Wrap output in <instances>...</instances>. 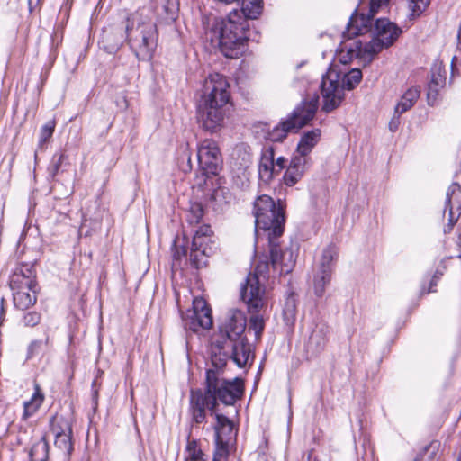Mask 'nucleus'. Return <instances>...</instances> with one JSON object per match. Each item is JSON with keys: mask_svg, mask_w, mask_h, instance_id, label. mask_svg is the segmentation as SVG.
Returning a JSON list of instances; mask_svg holds the SVG:
<instances>
[{"mask_svg": "<svg viewBox=\"0 0 461 461\" xmlns=\"http://www.w3.org/2000/svg\"><path fill=\"white\" fill-rule=\"evenodd\" d=\"M230 339V324L219 325L218 333L212 338V368L206 372V390L204 393L200 389L192 390L190 393L192 415L196 423L204 421L206 408L211 411L212 415L215 416V441L217 440V429L222 432L221 439L230 438V420L219 411L217 402L220 401L226 406L230 405V381L222 377L224 368L230 359L228 351L225 350V345Z\"/></svg>", "mask_w": 461, "mask_h": 461, "instance_id": "obj_1", "label": "nucleus"}, {"mask_svg": "<svg viewBox=\"0 0 461 461\" xmlns=\"http://www.w3.org/2000/svg\"><path fill=\"white\" fill-rule=\"evenodd\" d=\"M283 233L254 232L256 244L262 235L267 234L269 256H260L253 273H249L244 283L240 285V298L250 312H258L265 304L263 296L266 290L265 284L269 278L270 267L280 276L293 271L295 264L293 252L289 249H283L280 246L279 240Z\"/></svg>", "mask_w": 461, "mask_h": 461, "instance_id": "obj_2", "label": "nucleus"}, {"mask_svg": "<svg viewBox=\"0 0 461 461\" xmlns=\"http://www.w3.org/2000/svg\"><path fill=\"white\" fill-rule=\"evenodd\" d=\"M230 99L227 77L219 73L211 74L203 83L197 104V120L203 130L215 132L223 126Z\"/></svg>", "mask_w": 461, "mask_h": 461, "instance_id": "obj_3", "label": "nucleus"}, {"mask_svg": "<svg viewBox=\"0 0 461 461\" xmlns=\"http://www.w3.org/2000/svg\"><path fill=\"white\" fill-rule=\"evenodd\" d=\"M126 34L131 50L140 60H149L157 47L158 32L155 23L137 11L127 18Z\"/></svg>", "mask_w": 461, "mask_h": 461, "instance_id": "obj_4", "label": "nucleus"}, {"mask_svg": "<svg viewBox=\"0 0 461 461\" xmlns=\"http://www.w3.org/2000/svg\"><path fill=\"white\" fill-rule=\"evenodd\" d=\"M362 79V72L353 68L342 76L336 70L330 69L322 77L321 89L322 111L330 113L337 109L345 98V90L354 89Z\"/></svg>", "mask_w": 461, "mask_h": 461, "instance_id": "obj_5", "label": "nucleus"}, {"mask_svg": "<svg viewBox=\"0 0 461 461\" xmlns=\"http://www.w3.org/2000/svg\"><path fill=\"white\" fill-rule=\"evenodd\" d=\"M190 251L193 267L199 269L206 265V258L212 253L210 236L207 232H176L172 244L174 260H179Z\"/></svg>", "mask_w": 461, "mask_h": 461, "instance_id": "obj_6", "label": "nucleus"}, {"mask_svg": "<svg viewBox=\"0 0 461 461\" xmlns=\"http://www.w3.org/2000/svg\"><path fill=\"white\" fill-rule=\"evenodd\" d=\"M240 6L243 17L237 10H232V59H238L246 51V43L249 40V20L257 19L263 10V0H232Z\"/></svg>", "mask_w": 461, "mask_h": 461, "instance_id": "obj_7", "label": "nucleus"}, {"mask_svg": "<svg viewBox=\"0 0 461 461\" xmlns=\"http://www.w3.org/2000/svg\"><path fill=\"white\" fill-rule=\"evenodd\" d=\"M317 108L318 97L303 100L285 119L268 131L266 138L273 142L283 141L289 132H296L307 125L314 118Z\"/></svg>", "mask_w": 461, "mask_h": 461, "instance_id": "obj_8", "label": "nucleus"}, {"mask_svg": "<svg viewBox=\"0 0 461 461\" xmlns=\"http://www.w3.org/2000/svg\"><path fill=\"white\" fill-rule=\"evenodd\" d=\"M255 230H284L285 210L276 206L274 200L267 195H259L253 203Z\"/></svg>", "mask_w": 461, "mask_h": 461, "instance_id": "obj_9", "label": "nucleus"}, {"mask_svg": "<svg viewBox=\"0 0 461 461\" xmlns=\"http://www.w3.org/2000/svg\"><path fill=\"white\" fill-rule=\"evenodd\" d=\"M35 276L29 267L17 269L10 278L14 304L17 309L26 310L37 300Z\"/></svg>", "mask_w": 461, "mask_h": 461, "instance_id": "obj_10", "label": "nucleus"}, {"mask_svg": "<svg viewBox=\"0 0 461 461\" xmlns=\"http://www.w3.org/2000/svg\"><path fill=\"white\" fill-rule=\"evenodd\" d=\"M247 318L240 310L232 309V363L240 368H246L251 357V345L243 333Z\"/></svg>", "mask_w": 461, "mask_h": 461, "instance_id": "obj_11", "label": "nucleus"}, {"mask_svg": "<svg viewBox=\"0 0 461 461\" xmlns=\"http://www.w3.org/2000/svg\"><path fill=\"white\" fill-rule=\"evenodd\" d=\"M373 38L366 42L367 48L371 50L374 57L384 49L391 47L402 33V27L387 18L376 19L371 30Z\"/></svg>", "mask_w": 461, "mask_h": 461, "instance_id": "obj_12", "label": "nucleus"}, {"mask_svg": "<svg viewBox=\"0 0 461 461\" xmlns=\"http://www.w3.org/2000/svg\"><path fill=\"white\" fill-rule=\"evenodd\" d=\"M389 2L390 0H370L367 14H358L356 10L343 32V39L346 41L368 32L372 28L375 15L380 10L387 8Z\"/></svg>", "mask_w": 461, "mask_h": 461, "instance_id": "obj_13", "label": "nucleus"}, {"mask_svg": "<svg viewBox=\"0 0 461 461\" xmlns=\"http://www.w3.org/2000/svg\"><path fill=\"white\" fill-rule=\"evenodd\" d=\"M338 254L339 248L333 242H330L322 251L319 270L313 276V291L314 294L319 298L324 295L326 285L331 280Z\"/></svg>", "mask_w": 461, "mask_h": 461, "instance_id": "obj_14", "label": "nucleus"}, {"mask_svg": "<svg viewBox=\"0 0 461 461\" xmlns=\"http://www.w3.org/2000/svg\"><path fill=\"white\" fill-rule=\"evenodd\" d=\"M184 327L194 332L208 330L212 326V311L202 297L193 300V307L183 316Z\"/></svg>", "mask_w": 461, "mask_h": 461, "instance_id": "obj_15", "label": "nucleus"}, {"mask_svg": "<svg viewBox=\"0 0 461 461\" xmlns=\"http://www.w3.org/2000/svg\"><path fill=\"white\" fill-rule=\"evenodd\" d=\"M230 15L226 19L217 18L208 32L211 44L218 49L226 58H230Z\"/></svg>", "mask_w": 461, "mask_h": 461, "instance_id": "obj_16", "label": "nucleus"}, {"mask_svg": "<svg viewBox=\"0 0 461 461\" xmlns=\"http://www.w3.org/2000/svg\"><path fill=\"white\" fill-rule=\"evenodd\" d=\"M198 163L201 171L217 175L221 167V157L219 148L211 140H203L198 148Z\"/></svg>", "mask_w": 461, "mask_h": 461, "instance_id": "obj_17", "label": "nucleus"}, {"mask_svg": "<svg viewBox=\"0 0 461 461\" xmlns=\"http://www.w3.org/2000/svg\"><path fill=\"white\" fill-rule=\"evenodd\" d=\"M338 59L342 64H348L354 59H358L364 63H370L374 55L367 48L366 43L363 44L361 41L356 40L350 44L344 43L341 46Z\"/></svg>", "mask_w": 461, "mask_h": 461, "instance_id": "obj_18", "label": "nucleus"}, {"mask_svg": "<svg viewBox=\"0 0 461 461\" xmlns=\"http://www.w3.org/2000/svg\"><path fill=\"white\" fill-rule=\"evenodd\" d=\"M446 209L448 210L447 226L451 230L461 216V186L458 183H453L446 194Z\"/></svg>", "mask_w": 461, "mask_h": 461, "instance_id": "obj_19", "label": "nucleus"}, {"mask_svg": "<svg viewBox=\"0 0 461 461\" xmlns=\"http://www.w3.org/2000/svg\"><path fill=\"white\" fill-rule=\"evenodd\" d=\"M310 158L294 156L284 175V182L288 186L294 185L311 167Z\"/></svg>", "mask_w": 461, "mask_h": 461, "instance_id": "obj_20", "label": "nucleus"}, {"mask_svg": "<svg viewBox=\"0 0 461 461\" xmlns=\"http://www.w3.org/2000/svg\"><path fill=\"white\" fill-rule=\"evenodd\" d=\"M328 334L329 327L326 324H316L307 342L308 349L315 354L321 353L327 345Z\"/></svg>", "mask_w": 461, "mask_h": 461, "instance_id": "obj_21", "label": "nucleus"}, {"mask_svg": "<svg viewBox=\"0 0 461 461\" xmlns=\"http://www.w3.org/2000/svg\"><path fill=\"white\" fill-rule=\"evenodd\" d=\"M275 152L273 147L269 146L263 149L258 165V176L264 182H268L275 172Z\"/></svg>", "mask_w": 461, "mask_h": 461, "instance_id": "obj_22", "label": "nucleus"}, {"mask_svg": "<svg viewBox=\"0 0 461 461\" xmlns=\"http://www.w3.org/2000/svg\"><path fill=\"white\" fill-rule=\"evenodd\" d=\"M321 133V131L320 129H313L304 132L297 144V157L309 158L308 155L320 141Z\"/></svg>", "mask_w": 461, "mask_h": 461, "instance_id": "obj_23", "label": "nucleus"}, {"mask_svg": "<svg viewBox=\"0 0 461 461\" xmlns=\"http://www.w3.org/2000/svg\"><path fill=\"white\" fill-rule=\"evenodd\" d=\"M235 156V171L249 172L252 164V156L250 147L245 143L239 144L234 149L232 157Z\"/></svg>", "mask_w": 461, "mask_h": 461, "instance_id": "obj_24", "label": "nucleus"}, {"mask_svg": "<svg viewBox=\"0 0 461 461\" xmlns=\"http://www.w3.org/2000/svg\"><path fill=\"white\" fill-rule=\"evenodd\" d=\"M445 83L446 77L441 73L440 68L432 70L431 78L428 84L427 99L429 105L435 104L439 90L445 86Z\"/></svg>", "mask_w": 461, "mask_h": 461, "instance_id": "obj_25", "label": "nucleus"}, {"mask_svg": "<svg viewBox=\"0 0 461 461\" xmlns=\"http://www.w3.org/2000/svg\"><path fill=\"white\" fill-rule=\"evenodd\" d=\"M44 401V394L38 384H34V393L29 401L23 403V419L27 420L31 416L34 415L40 407L42 405Z\"/></svg>", "mask_w": 461, "mask_h": 461, "instance_id": "obj_26", "label": "nucleus"}, {"mask_svg": "<svg viewBox=\"0 0 461 461\" xmlns=\"http://www.w3.org/2000/svg\"><path fill=\"white\" fill-rule=\"evenodd\" d=\"M420 95V86H411L401 97V100L395 106V113L402 114L411 109Z\"/></svg>", "mask_w": 461, "mask_h": 461, "instance_id": "obj_27", "label": "nucleus"}, {"mask_svg": "<svg viewBox=\"0 0 461 461\" xmlns=\"http://www.w3.org/2000/svg\"><path fill=\"white\" fill-rule=\"evenodd\" d=\"M296 314L297 294L294 291H289L283 308V317L285 324L293 325L296 320Z\"/></svg>", "mask_w": 461, "mask_h": 461, "instance_id": "obj_28", "label": "nucleus"}, {"mask_svg": "<svg viewBox=\"0 0 461 461\" xmlns=\"http://www.w3.org/2000/svg\"><path fill=\"white\" fill-rule=\"evenodd\" d=\"M50 429L53 435L72 433V421L70 418L64 417L63 415H54L50 421Z\"/></svg>", "mask_w": 461, "mask_h": 461, "instance_id": "obj_29", "label": "nucleus"}, {"mask_svg": "<svg viewBox=\"0 0 461 461\" xmlns=\"http://www.w3.org/2000/svg\"><path fill=\"white\" fill-rule=\"evenodd\" d=\"M222 432L217 429V440L215 441V449L212 461H228L230 455V438L221 439Z\"/></svg>", "mask_w": 461, "mask_h": 461, "instance_id": "obj_30", "label": "nucleus"}, {"mask_svg": "<svg viewBox=\"0 0 461 461\" xmlns=\"http://www.w3.org/2000/svg\"><path fill=\"white\" fill-rule=\"evenodd\" d=\"M429 5V0H409L408 1V8L409 14L407 18L410 22V24H406L403 28L408 29L412 22L417 19L421 14L427 9Z\"/></svg>", "mask_w": 461, "mask_h": 461, "instance_id": "obj_31", "label": "nucleus"}, {"mask_svg": "<svg viewBox=\"0 0 461 461\" xmlns=\"http://www.w3.org/2000/svg\"><path fill=\"white\" fill-rule=\"evenodd\" d=\"M31 461H47L49 457V444L44 438L35 442L30 450Z\"/></svg>", "mask_w": 461, "mask_h": 461, "instance_id": "obj_32", "label": "nucleus"}, {"mask_svg": "<svg viewBox=\"0 0 461 461\" xmlns=\"http://www.w3.org/2000/svg\"><path fill=\"white\" fill-rule=\"evenodd\" d=\"M203 216V207L201 203L191 202L188 211L185 214V219L190 226H194L202 221Z\"/></svg>", "mask_w": 461, "mask_h": 461, "instance_id": "obj_33", "label": "nucleus"}, {"mask_svg": "<svg viewBox=\"0 0 461 461\" xmlns=\"http://www.w3.org/2000/svg\"><path fill=\"white\" fill-rule=\"evenodd\" d=\"M439 446L438 441H433L427 445L418 453L414 461H435Z\"/></svg>", "mask_w": 461, "mask_h": 461, "instance_id": "obj_34", "label": "nucleus"}, {"mask_svg": "<svg viewBox=\"0 0 461 461\" xmlns=\"http://www.w3.org/2000/svg\"><path fill=\"white\" fill-rule=\"evenodd\" d=\"M223 184H226V180L220 177L217 180V187L213 190L212 197L216 201L223 202L228 204L230 198V193L229 187L223 185Z\"/></svg>", "mask_w": 461, "mask_h": 461, "instance_id": "obj_35", "label": "nucleus"}, {"mask_svg": "<svg viewBox=\"0 0 461 461\" xmlns=\"http://www.w3.org/2000/svg\"><path fill=\"white\" fill-rule=\"evenodd\" d=\"M56 122L53 120L48 121L41 129L38 148L41 149H44L45 144L51 138L54 130H55Z\"/></svg>", "mask_w": 461, "mask_h": 461, "instance_id": "obj_36", "label": "nucleus"}, {"mask_svg": "<svg viewBox=\"0 0 461 461\" xmlns=\"http://www.w3.org/2000/svg\"><path fill=\"white\" fill-rule=\"evenodd\" d=\"M55 446L69 455L73 450L72 433L55 435Z\"/></svg>", "mask_w": 461, "mask_h": 461, "instance_id": "obj_37", "label": "nucleus"}, {"mask_svg": "<svg viewBox=\"0 0 461 461\" xmlns=\"http://www.w3.org/2000/svg\"><path fill=\"white\" fill-rule=\"evenodd\" d=\"M260 310L261 309H259L258 312H250L248 309V311L251 313L249 318V329L254 330L256 337H260L265 328L264 319L261 315L258 314Z\"/></svg>", "mask_w": 461, "mask_h": 461, "instance_id": "obj_38", "label": "nucleus"}, {"mask_svg": "<svg viewBox=\"0 0 461 461\" xmlns=\"http://www.w3.org/2000/svg\"><path fill=\"white\" fill-rule=\"evenodd\" d=\"M187 459L189 461H205L203 451L198 447L196 440H189L186 445Z\"/></svg>", "mask_w": 461, "mask_h": 461, "instance_id": "obj_39", "label": "nucleus"}, {"mask_svg": "<svg viewBox=\"0 0 461 461\" xmlns=\"http://www.w3.org/2000/svg\"><path fill=\"white\" fill-rule=\"evenodd\" d=\"M236 176L232 179V185H235L241 192H248L250 185V172H236Z\"/></svg>", "mask_w": 461, "mask_h": 461, "instance_id": "obj_40", "label": "nucleus"}, {"mask_svg": "<svg viewBox=\"0 0 461 461\" xmlns=\"http://www.w3.org/2000/svg\"><path fill=\"white\" fill-rule=\"evenodd\" d=\"M208 175L212 174L205 171L197 174L194 179L193 189L204 193L209 187Z\"/></svg>", "mask_w": 461, "mask_h": 461, "instance_id": "obj_41", "label": "nucleus"}, {"mask_svg": "<svg viewBox=\"0 0 461 461\" xmlns=\"http://www.w3.org/2000/svg\"><path fill=\"white\" fill-rule=\"evenodd\" d=\"M244 388V380L241 377L232 378V405L243 396Z\"/></svg>", "mask_w": 461, "mask_h": 461, "instance_id": "obj_42", "label": "nucleus"}, {"mask_svg": "<svg viewBox=\"0 0 461 461\" xmlns=\"http://www.w3.org/2000/svg\"><path fill=\"white\" fill-rule=\"evenodd\" d=\"M41 321V315L36 312H30L24 314L23 323L26 326L33 327Z\"/></svg>", "mask_w": 461, "mask_h": 461, "instance_id": "obj_43", "label": "nucleus"}, {"mask_svg": "<svg viewBox=\"0 0 461 461\" xmlns=\"http://www.w3.org/2000/svg\"><path fill=\"white\" fill-rule=\"evenodd\" d=\"M268 450V438L266 436L265 433H263L262 436V442L258 445L257 448V453L258 455H267V452Z\"/></svg>", "mask_w": 461, "mask_h": 461, "instance_id": "obj_44", "label": "nucleus"}, {"mask_svg": "<svg viewBox=\"0 0 461 461\" xmlns=\"http://www.w3.org/2000/svg\"><path fill=\"white\" fill-rule=\"evenodd\" d=\"M64 158H65V155L63 153L55 155L53 157V172H52L53 176H55L58 173V171L63 162Z\"/></svg>", "mask_w": 461, "mask_h": 461, "instance_id": "obj_45", "label": "nucleus"}, {"mask_svg": "<svg viewBox=\"0 0 461 461\" xmlns=\"http://www.w3.org/2000/svg\"><path fill=\"white\" fill-rule=\"evenodd\" d=\"M400 115L401 114H396L394 113L393 117L392 118V120L389 122V129H390V131L392 132L396 131L398 130V128H399V125H400Z\"/></svg>", "mask_w": 461, "mask_h": 461, "instance_id": "obj_46", "label": "nucleus"}, {"mask_svg": "<svg viewBox=\"0 0 461 461\" xmlns=\"http://www.w3.org/2000/svg\"><path fill=\"white\" fill-rule=\"evenodd\" d=\"M286 159L284 157H279L275 160V172H280L285 167Z\"/></svg>", "mask_w": 461, "mask_h": 461, "instance_id": "obj_47", "label": "nucleus"}, {"mask_svg": "<svg viewBox=\"0 0 461 461\" xmlns=\"http://www.w3.org/2000/svg\"><path fill=\"white\" fill-rule=\"evenodd\" d=\"M447 258H444L441 260L440 262V265L438 266V267L437 268V270L435 271L433 276H435V278H438V280L441 278V276L444 275V272L446 270V265H445V260Z\"/></svg>", "mask_w": 461, "mask_h": 461, "instance_id": "obj_48", "label": "nucleus"}, {"mask_svg": "<svg viewBox=\"0 0 461 461\" xmlns=\"http://www.w3.org/2000/svg\"><path fill=\"white\" fill-rule=\"evenodd\" d=\"M307 461H320L319 457L314 455V449L308 451Z\"/></svg>", "mask_w": 461, "mask_h": 461, "instance_id": "obj_49", "label": "nucleus"}, {"mask_svg": "<svg viewBox=\"0 0 461 461\" xmlns=\"http://www.w3.org/2000/svg\"><path fill=\"white\" fill-rule=\"evenodd\" d=\"M438 281V278H435V276H432V278L429 282V287L428 293L435 292L433 287L437 285Z\"/></svg>", "mask_w": 461, "mask_h": 461, "instance_id": "obj_50", "label": "nucleus"}, {"mask_svg": "<svg viewBox=\"0 0 461 461\" xmlns=\"http://www.w3.org/2000/svg\"><path fill=\"white\" fill-rule=\"evenodd\" d=\"M5 299L2 298L0 303V319L5 314Z\"/></svg>", "mask_w": 461, "mask_h": 461, "instance_id": "obj_51", "label": "nucleus"}, {"mask_svg": "<svg viewBox=\"0 0 461 461\" xmlns=\"http://www.w3.org/2000/svg\"><path fill=\"white\" fill-rule=\"evenodd\" d=\"M457 50L461 51V23L457 32Z\"/></svg>", "mask_w": 461, "mask_h": 461, "instance_id": "obj_52", "label": "nucleus"}, {"mask_svg": "<svg viewBox=\"0 0 461 461\" xmlns=\"http://www.w3.org/2000/svg\"><path fill=\"white\" fill-rule=\"evenodd\" d=\"M257 461H274V460L267 455H258Z\"/></svg>", "mask_w": 461, "mask_h": 461, "instance_id": "obj_53", "label": "nucleus"}, {"mask_svg": "<svg viewBox=\"0 0 461 461\" xmlns=\"http://www.w3.org/2000/svg\"><path fill=\"white\" fill-rule=\"evenodd\" d=\"M41 342L40 341H34L30 345L29 350L30 353L32 354L34 349L40 347Z\"/></svg>", "mask_w": 461, "mask_h": 461, "instance_id": "obj_54", "label": "nucleus"}, {"mask_svg": "<svg viewBox=\"0 0 461 461\" xmlns=\"http://www.w3.org/2000/svg\"><path fill=\"white\" fill-rule=\"evenodd\" d=\"M231 426H232V434L234 433V437H236L237 433H238V428L233 420H232Z\"/></svg>", "mask_w": 461, "mask_h": 461, "instance_id": "obj_55", "label": "nucleus"}, {"mask_svg": "<svg viewBox=\"0 0 461 461\" xmlns=\"http://www.w3.org/2000/svg\"><path fill=\"white\" fill-rule=\"evenodd\" d=\"M28 2H29V9L32 12V0H28Z\"/></svg>", "mask_w": 461, "mask_h": 461, "instance_id": "obj_56", "label": "nucleus"}, {"mask_svg": "<svg viewBox=\"0 0 461 461\" xmlns=\"http://www.w3.org/2000/svg\"><path fill=\"white\" fill-rule=\"evenodd\" d=\"M49 343V337H46L45 339V344L47 345Z\"/></svg>", "mask_w": 461, "mask_h": 461, "instance_id": "obj_57", "label": "nucleus"}, {"mask_svg": "<svg viewBox=\"0 0 461 461\" xmlns=\"http://www.w3.org/2000/svg\"><path fill=\"white\" fill-rule=\"evenodd\" d=\"M457 461H461V451H460L459 456L457 458Z\"/></svg>", "mask_w": 461, "mask_h": 461, "instance_id": "obj_58", "label": "nucleus"}, {"mask_svg": "<svg viewBox=\"0 0 461 461\" xmlns=\"http://www.w3.org/2000/svg\"><path fill=\"white\" fill-rule=\"evenodd\" d=\"M251 358H253V357H252ZM251 361H253V359H251ZM252 366V362H250V363H249V366Z\"/></svg>", "mask_w": 461, "mask_h": 461, "instance_id": "obj_59", "label": "nucleus"}, {"mask_svg": "<svg viewBox=\"0 0 461 461\" xmlns=\"http://www.w3.org/2000/svg\"><path fill=\"white\" fill-rule=\"evenodd\" d=\"M234 444H235V442H232V443H231L232 447H234Z\"/></svg>", "mask_w": 461, "mask_h": 461, "instance_id": "obj_60", "label": "nucleus"}, {"mask_svg": "<svg viewBox=\"0 0 461 461\" xmlns=\"http://www.w3.org/2000/svg\"><path fill=\"white\" fill-rule=\"evenodd\" d=\"M460 258H461V256H460Z\"/></svg>", "mask_w": 461, "mask_h": 461, "instance_id": "obj_61", "label": "nucleus"}]
</instances>
